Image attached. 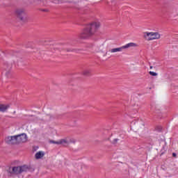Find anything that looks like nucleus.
Returning a JSON list of instances; mask_svg holds the SVG:
<instances>
[{"label": "nucleus", "mask_w": 178, "mask_h": 178, "mask_svg": "<svg viewBox=\"0 0 178 178\" xmlns=\"http://www.w3.org/2000/svg\"><path fill=\"white\" fill-rule=\"evenodd\" d=\"M50 144H56L57 145H59V140L55 141V140H49Z\"/></svg>", "instance_id": "nucleus-15"}, {"label": "nucleus", "mask_w": 178, "mask_h": 178, "mask_svg": "<svg viewBox=\"0 0 178 178\" xmlns=\"http://www.w3.org/2000/svg\"><path fill=\"white\" fill-rule=\"evenodd\" d=\"M122 51H123V49L121 47L111 49L109 50V52H111V54H116V52H122Z\"/></svg>", "instance_id": "nucleus-10"}, {"label": "nucleus", "mask_w": 178, "mask_h": 178, "mask_svg": "<svg viewBox=\"0 0 178 178\" xmlns=\"http://www.w3.org/2000/svg\"><path fill=\"white\" fill-rule=\"evenodd\" d=\"M143 37L146 41H154V40L161 38V33L159 32H145Z\"/></svg>", "instance_id": "nucleus-4"}, {"label": "nucleus", "mask_w": 178, "mask_h": 178, "mask_svg": "<svg viewBox=\"0 0 178 178\" xmlns=\"http://www.w3.org/2000/svg\"><path fill=\"white\" fill-rule=\"evenodd\" d=\"M42 12H48V10H42Z\"/></svg>", "instance_id": "nucleus-22"}, {"label": "nucleus", "mask_w": 178, "mask_h": 178, "mask_svg": "<svg viewBox=\"0 0 178 178\" xmlns=\"http://www.w3.org/2000/svg\"><path fill=\"white\" fill-rule=\"evenodd\" d=\"M68 141L69 144H76V143L77 142V140L74 138H70V136H69Z\"/></svg>", "instance_id": "nucleus-12"}, {"label": "nucleus", "mask_w": 178, "mask_h": 178, "mask_svg": "<svg viewBox=\"0 0 178 178\" xmlns=\"http://www.w3.org/2000/svg\"><path fill=\"white\" fill-rule=\"evenodd\" d=\"M119 141V138H114L111 141V144H113V145H115V144H118V142Z\"/></svg>", "instance_id": "nucleus-14"}, {"label": "nucleus", "mask_w": 178, "mask_h": 178, "mask_svg": "<svg viewBox=\"0 0 178 178\" xmlns=\"http://www.w3.org/2000/svg\"><path fill=\"white\" fill-rule=\"evenodd\" d=\"M13 115H16V111H14L13 112Z\"/></svg>", "instance_id": "nucleus-20"}, {"label": "nucleus", "mask_w": 178, "mask_h": 178, "mask_svg": "<svg viewBox=\"0 0 178 178\" xmlns=\"http://www.w3.org/2000/svg\"><path fill=\"white\" fill-rule=\"evenodd\" d=\"M9 108H10V105L9 104H0V112L3 113L6 112Z\"/></svg>", "instance_id": "nucleus-8"}, {"label": "nucleus", "mask_w": 178, "mask_h": 178, "mask_svg": "<svg viewBox=\"0 0 178 178\" xmlns=\"http://www.w3.org/2000/svg\"><path fill=\"white\" fill-rule=\"evenodd\" d=\"M131 47H134V43L131 42L125 44L124 46H122V49H127V48H130Z\"/></svg>", "instance_id": "nucleus-11"}, {"label": "nucleus", "mask_w": 178, "mask_h": 178, "mask_svg": "<svg viewBox=\"0 0 178 178\" xmlns=\"http://www.w3.org/2000/svg\"><path fill=\"white\" fill-rule=\"evenodd\" d=\"M28 137L26 134H21L17 135V141L18 144H23L24 143H27Z\"/></svg>", "instance_id": "nucleus-6"}, {"label": "nucleus", "mask_w": 178, "mask_h": 178, "mask_svg": "<svg viewBox=\"0 0 178 178\" xmlns=\"http://www.w3.org/2000/svg\"><path fill=\"white\" fill-rule=\"evenodd\" d=\"M150 69H152V66L150 67Z\"/></svg>", "instance_id": "nucleus-24"}, {"label": "nucleus", "mask_w": 178, "mask_h": 178, "mask_svg": "<svg viewBox=\"0 0 178 178\" xmlns=\"http://www.w3.org/2000/svg\"><path fill=\"white\" fill-rule=\"evenodd\" d=\"M27 170H30V168L27 165H17L10 167L7 172L10 173V175H22L24 172H27Z\"/></svg>", "instance_id": "nucleus-2"}, {"label": "nucleus", "mask_w": 178, "mask_h": 178, "mask_svg": "<svg viewBox=\"0 0 178 178\" xmlns=\"http://www.w3.org/2000/svg\"><path fill=\"white\" fill-rule=\"evenodd\" d=\"M149 73L151 76H158V74H156V72H154L152 71H150Z\"/></svg>", "instance_id": "nucleus-16"}, {"label": "nucleus", "mask_w": 178, "mask_h": 178, "mask_svg": "<svg viewBox=\"0 0 178 178\" xmlns=\"http://www.w3.org/2000/svg\"><path fill=\"white\" fill-rule=\"evenodd\" d=\"M34 149H35V151H36L37 149H38V147H35Z\"/></svg>", "instance_id": "nucleus-21"}, {"label": "nucleus", "mask_w": 178, "mask_h": 178, "mask_svg": "<svg viewBox=\"0 0 178 178\" xmlns=\"http://www.w3.org/2000/svg\"><path fill=\"white\" fill-rule=\"evenodd\" d=\"M10 74V70H8L6 72V76H8Z\"/></svg>", "instance_id": "nucleus-17"}, {"label": "nucleus", "mask_w": 178, "mask_h": 178, "mask_svg": "<svg viewBox=\"0 0 178 178\" xmlns=\"http://www.w3.org/2000/svg\"><path fill=\"white\" fill-rule=\"evenodd\" d=\"M5 142L6 144H10L11 145H17V136H7L5 138Z\"/></svg>", "instance_id": "nucleus-5"}, {"label": "nucleus", "mask_w": 178, "mask_h": 178, "mask_svg": "<svg viewBox=\"0 0 178 178\" xmlns=\"http://www.w3.org/2000/svg\"><path fill=\"white\" fill-rule=\"evenodd\" d=\"M14 15L21 23H27L29 22V17L26 16V9L23 8H15Z\"/></svg>", "instance_id": "nucleus-3"}, {"label": "nucleus", "mask_w": 178, "mask_h": 178, "mask_svg": "<svg viewBox=\"0 0 178 178\" xmlns=\"http://www.w3.org/2000/svg\"><path fill=\"white\" fill-rule=\"evenodd\" d=\"M177 154L176 153H172V156L176 157Z\"/></svg>", "instance_id": "nucleus-19"}, {"label": "nucleus", "mask_w": 178, "mask_h": 178, "mask_svg": "<svg viewBox=\"0 0 178 178\" xmlns=\"http://www.w3.org/2000/svg\"><path fill=\"white\" fill-rule=\"evenodd\" d=\"M44 156H45V152L42 151H39L35 154V159H42Z\"/></svg>", "instance_id": "nucleus-9"}, {"label": "nucleus", "mask_w": 178, "mask_h": 178, "mask_svg": "<svg viewBox=\"0 0 178 178\" xmlns=\"http://www.w3.org/2000/svg\"><path fill=\"white\" fill-rule=\"evenodd\" d=\"M82 74L83 76H90V74H91V72L89 70H85L82 72Z\"/></svg>", "instance_id": "nucleus-13"}, {"label": "nucleus", "mask_w": 178, "mask_h": 178, "mask_svg": "<svg viewBox=\"0 0 178 178\" xmlns=\"http://www.w3.org/2000/svg\"><path fill=\"white\" fill-rule=\"evenodd\" d=\"M58 145H63V147H67V145H69V136L58 140Z\"/></svg>", "instance_id": "nucleus-7"}, {"label": "nucleus", "mask_w": 178, "mask_h": 178, "mask_svg": "<svg viewBox=\"0 0 178 178\" xmlns=\"http://www.w3.org/2000/svg\"><path fill=\"white\" fill-rule=\"evenodd\" d=\"M142 126L144 127V126H145V124L144 123V121H142V123H141Z\"/></svg>", "instance_id": "nucleus-18"}, {"label": "nucleus", "mask_w": 178, "mask_h": 178, "mask_svg": "<svg viewBox=\"0 0 178 178\" xmlns=\"http://www.w3.org/2000/svg\"><path fill=\"white\" fill-rule=\"evenodd\" d=\"M99 27H101V22H93L86 26L83 32L79 34V38H81V40L89 38L91 35H94V33H95Z\"/></svg>", "instance_id": "nucleus-1"}, {"label": "nucleus", "mask_w": 178, "mask_h": 178, "mask_svg": "<svg viewBox=\"0 0 178 178\" xmlns=\"http://www.w3.org/2000/svg\"><path fill=\"white\" fill-rule=\"evenodd\" d=\"M107 140L108 141H111V138H108Z\"/></svg>", "instance_id": "nucleus-23"}]
</instances>
